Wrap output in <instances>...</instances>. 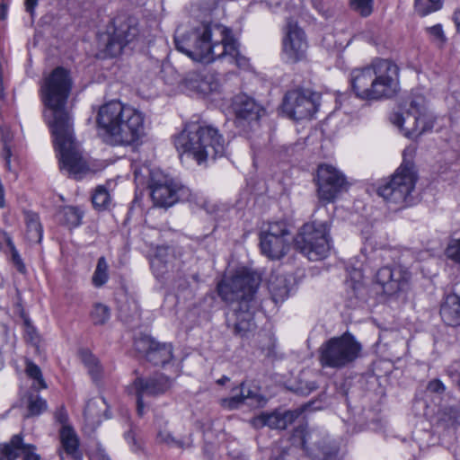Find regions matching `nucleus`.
<instances>
[{"mask_svg": "<svg viewBox=\"0 0 460 460\" xmlns=\"http://www.w3.org/2000/svg\"><path fill=\"white\" fill-rule=\"evenodd\" d=\"M409 150L403 152V162L388 181L377 188V194L388 204L403 206L409 202L415 188L417 175L413 164L406 159ZM412 153V150H410Z\"/></svg>", "mask_w": 460, "mask_h": 460, "instance_id": "nucleus-10", "label": "nucleus"}, {"mask_svg": "<svg viewBox=\"0 0 460 460\" xmlns=\"http://www.w3.org/2000/svg\"><path fill=\"white\" fill-rule=\"evenodd\" d=\"M282 44L284 56L288 62L296 63L305 58L308 48L305 34L292 20L288 21Z\"/></svg>", "mask_w": 460, "mask_h": 460, "instance_id": "nucleus-17", "label": "nucleus"}, {"mask_svg": "<svg viewBox=\"0 0 460 460\" xmlns=\"http://www.w3.org/2000/svg\"><path fill=\"white\" fill-rule=\"evenodd\" d=\"M107 410V403L104 398L90 400L84 411L85 421L92 427L98 426L102 421V415Z\"/></svg>", "mask_w": 460, "mask_h": 460, "instance_id": "nucleus-28", "label": "nucleus"}, {"mask_svg": "<svg viewBox=\"0 0 460 460\" xmlns=\"http://www.w3.org/2000/svg\"><path fill=\"white\" fill-rule=\"evenodd\" d=\"M155 443L157 445L175 447L179 449H187L192 447L190 436L188 438H177L169 429V421L161 416H157L155 420Z\"/></svg>", "mask_w": 460, "mask_h": 460, "instance_id": "nucleus-22", "label": "nucleus"}, {"mask_svg": "<svg viewBox=\"0 0 460 460\" xmlns=\"http://www.w3.org/2000/svg\"><path fill=\"white\" fill-rule=\"evenodd\" d=\"M39 0H25V10L31 15H34V11L36 6L38 5Z\"/></svg>", "mask_w": 460, "mask_h": 460, "instance_id": "nucleus-50", "label": "nucleus"}, {"mask_svg": "<svg viewBox=\"0 0 460 460\" xmlns=\"http://www.w3.org/2000/svg\"><path fill=\"white\" fill-rule=\"evenodd\" d=\"M317 388V385L315 384V382L314 381H309V382H306L305 385V387L300 385L299 387H297V392L302 394V395H307L309 394L311 392L314 391L315 389Z\"/></svg>", "mask_w": 460, "mask_h": 460, "instance_id": "nucleus-48", "label": "nucleus"}, {"mask_svg": "<svg viewBox=\"0 0 460 460\" xmlns=\"http://www.w3.org/2000/svg\"><path fill=\"white\" fill-rule=\"evenodd\" d=\"M454 22L458 31H460V8L456 10L453 15Z\"/></svg>", "mask_w": 460, "mask_h": 460, "instance_id": "nucleus-53", "label": "nucleus"}, {"mask_svg": "<svg viewBox=\"0 0 460 460\" xmlns=\"http://www.w3.org/2000/svg\"><path fill=\"white\" fill-rule=\"evenodd\" d=\"M333 456H334V455H332V454H328V455L326 456V459H327V460L332 459Z\"/></svg>", "mask_w": 460, "mask_h": 460, "instance_id": "nucleus-58", "label": "nucleus"}, {"mask_svg": "<svg viewBox=\"0 0 460 460\" xmlns=\"http://www.w3.org/2000/svg\"><path fill=\"white\" fill-rule=\"evenodd\" d=\"M148 187L154 204L161 208L174 205L179 199V191L181 190L180 183L161 171L151 172Z\"/></svg>", "mask_w": 460, "mask_h": 460, "instance_id": "nucleus-15", "label": "nucleus"}, {"mask_svg": "<svg viewBox=\"0 0 460 460\" xmlns=\"http://www.w3.org/2000/svg\"><path fill=\"white\" fill-rule=\"evenodd\" d=\"M166 252L167 248H159L157 254L151 261V267L153 268V270L155 271H158L161 274L163 273V270H161V269L165 267L161 256L166 253Z\"/></svg>", "mask_w": 460, "mask_h": 460, "instance_id": "nucleus-44", "label": "nucleus"}, {"mask_svg": "<svg viewBox=\"0 0 460 460\" xmlns=\"http://www.w3.org/2000/svg\"><path fill=\"white\" fill-rule=\"evenodd\" d=\"M179 151L191 156L198 164L215 160L226 153V143L216 128L199 121L186 124L174 139Z\"/></svg>", "mask_w": 460, "mask_h": 460, "instance_id": "nucleus-6", "label": "nucleus"}, {"mask_svg": "<svg viewBox=\"0 0 460 460\" xmlns=\"http://www.w3.org/2000/svg\"><path fill=\"white\" fill-rule=\"evenodd\" d=\"M92 201L94 207L98 208H105L110 202V194L108 190L99 186L93 195Z\"/></svg>", "mask_w": 460, "mask_h": 460, "instance_id": "nucleus-41", "label": "nucleus"}, {"mask_svg": "<svg viewBox=\"0 0 460 460\" xmlns=\"http://www.w3.org/2000/svg\"><path fill=\"white\" fill-rule=\"evenodd\" d=\"M349 7L362 17H367L373 13L374 0H349Z\"/></svg>", "mask_w": 460, "mask_h": 460, "instance_id": "nucleus-39", "label": "nucleus"}, {"mask_svg": "<svg viewBox=\"0 0 460 460\" xmlns=\"http://www.w3.org/2000/svg\"><path fill=\"white\" fill-rule=\"evenodd\" d=\"M101 460H111V459L107 456H102Z\"/></svg>", "mask_w": 460, "mask_h": 460, "instance_id": "nucleus-59", "label": "nucleus"}, {"mask_svg": "<svg viewBox=\"0 0 460 460\" xmlns=\"http://www.w3.org/2000/svg\"><path fill=\"white\" fill-rule=\"evenodd\" d=\"M23 318V329H24V340L26 342L30 343L33 346L36 350H39L40 344L41 341V337L38 332L35 326L31 323V320L22 315Z\"/></svg>", "mask_w": 460, "mask_h": 460, "instance_id": "nucleus-35", "label": "nucleus"}, {"mask_svg": "<svg viewBox=\"0 0 460 460\" xmlns=\"http://www.w3.org/2000/svg\"><path fill=\"white\" fill-rule=\"evenodd\" d=\"M270 460H296V457L287 450H278Z\"/></svg>", "mask_w": 460, "mask_h": 460, "instance_id": "nucleus-49", "label": "nucleus"}, {"mask_svg": "<svg viewBox=\"0 0 460 460\" xmlns=\"http://www.w3.org/2000/svg\"><path fill=\"white\" fill-rule=\"evenodd\" d=\"M72 460H81V458H79V459H72Z\"/></svg>", "mask_w": 460, "mask_h": 460, "instance_id": "nucleus-60", "label": "nucleus"}, {"mask_svg": "<svg viewBox=\"0 0 460 460\" xmlns=\"http://www.w3.org/2000/svg\"><path fill=\"white\" fill-rule=\"evenodd\" d=\"M7 245L9 246L10 250H11V254H12V260L14 263V265L17 267V270L20 271V272H23L24 270H25V266L22 261V258L20 257L17 250L15 249L14 247V244L10 238H7V241H5Z\"/></svg>", "mask_w": 460, "mask_h": 460, "instance_id": "nucleus-43", "label": "nucleus"}, {"mask_svg": "<svg viewBox=\"0 0 460 460\" xmlns=\"http://www.w3.org/2000/svg\"><path fill=\"white\" fill-rule=\"evenodd\" d=\"M7 238H10V236L4 231H2L0 229V243L3 242V241H7Z\"/></svg>", "mask_w": 460, "mask_h": 460, "instance_id": "nucleus-56", "label": "nucleus"}, {"mask_svg": "<svg viewBox=\"0 0 460 460\" xmlns=\"http://www.w3.org/2000/svg\"><path fill=\"white\" fill-rule=\"evenodd\" d=\"M108 270L109 266L106 259L104 257L99 258L96 269L92 278L93 284L95 287L100 288L107 282L109 279Z\"/></svg>", "mask_w": 460, "mask_h": 460, "instance_id": "nucleus-37", "label": "nucleus"}, {"mask_svg": "<svg viewBox=\"0 0 460 460\" xmlns=\"http://www.w3.org/2000/svg\"><path fill=\"white\" fill-rule=\"evenodd\" d=\"M316 185L320 201L331 203L347 190L348 182L345 175L336 167L323 164L317 169Z\"/></svg>", "mask_w": 460, "mask_h": 460, "instance_id": "nucleus-13", "label": "nucleus"}, {"mask_svg": "<svg viewBox=\"0 0 460 460\" xmlns=\"http://www.w3.org/2000/svg\"><path fill=\"white\" fill-rule=\"evenodd\" d=\"M315 94L307 89L287 92L282 102V111L294 120L310 119L317 111Z\"/></svg>", "mask_w": 460, "mask_h": 460, "instance_id": "nucleus-14", "label": "nucleus"}, {"mask_svg": "<svg viewBox=\"0 0 460 460\" xmlns=\"http://www.w3.org/2000/svg\"><path fill=\"white\" fill-rule=\"evenodd\" d=\"M355 95L364 101L394 97L401 90L398 66L389 59L376 58L370 65L350 72Z\"/></svg>", "mask_w": 460, "mask_h": 460, "instance_id": "nucleus-5", "label": "nucleus"}, {"mask_svg": "<svg viewBox=\"0 0 460 460\" xmlns=\"http://www.w3.org/2000/svg\"><path fill=\"white\" fill-rule=\"evenodd\" d=\"M427 31L432 40L439 46H442L446 42L447 38L440 24H436L428 28Z\"/></svg>", "mask_w": 460, "mask_h": 460, "instance_id": "nucleus-42", "label": "nucleus"}, {"mask_svg": "<svg viewBox=\"0 0 460 460\" xmlns=\"http://www.w3.org/2000/svg\"><path fill=\"white\" fill-rule=\"evenodd\" d=\"M71 87L69 72L58 66L45 78L41 92L46 106L44 118L54 137L60 169L80 179L88 167L75 142L71 118L66 109Z\"/></svg>", "mask_w": 460, "mask_h": 460, "instance_id": "nucleus-1", "label": "nucleus"}, {"mask_svg": "<svg viewBox=\"0 0 460 460\" xmlns=\"http://www.w3.org/2000/svg\"><path fill=\"white\" fill-rule=\"evenodd\" d=\"M110 308L101 303H96L91 312V318L95 325L104 324L110 319Z\"/></svg>", "mask_w": 460, "mask_h": 460, "instance_id": "nucleus-38", "label": "nucleus"}, {"mask_svg": "<svg viewBox=\"0 0 460 460\" xmlns=\"http://www.w3.org/2000/svg\"><path fill=\"white\" fill-rule=\"evenodd\" d=\"M440 316L448 326L460 325V296L456 294L447 295L441 304Z\"/></svg>", "mask_w": 460, "mask_h": 460, "instance_id": "nucleus-26", "label": "nucleus"}, {"mask_svg": "<svg viewBox=\"0 0 460 460\" xmlns=\"http://www.w3.org/2000/svg\"><path fill=\"white\" fill-rule=\"evenodd\" d=\"M390 121L404 137L411 139L430 130L434 125V118L429 112L427 100L420 93H412L407 102L405 111L392 113Z\"/></svg>", "mask_w": 460, "mask_h": 460, "instance_id": "nucleus-7", "label": "nucleus"}, {"mask_svg": "<svg viewBox=\"0 0 460 460\" xmlns=\"http://www.w3.org/2000/svg\"><path fill=\"white\" fill-rule=\"evenodd\" d=\"M311 435L306 433L302 438V445L305 448L307 444L311 443Z\"/></svg>", "mask_w": 460, "mask_h": 460, "instance_id": "nucleus-55", "label": "nucleus"}, {"mask_svg": "<svg viewBox=\"0 0 460 460\" xmlns=\"http://www.w3.org/2000/svg\"><path fill=\"white\" fill-rule=\"evenodd\" d=\"M259 285L260 279L245 270H237L231 278L217 284L218 296L231 306L227 324L240 337H246L256 328L254 313L258 303L255 294Z\"/></svg>", "mask_w": 460, "mask_h": 460, "instance_id": "nucleus-3", "label": "nucleus"}, {"mask_svg": "<svg viewBox=\"0 0 460 460\" xmlns=\"http://www.w3.org/2000/svg\"><path fill=\"white\" fill-rule=\"evenodd\" d=\"M442 0H415L414 7L420 16H426L442 8Z\"/></svg>", "mask_w": 460, "mask_h": 460, "instance_id": "nucleus-36", "label": "nucleus"}, {"mask_svg": "<svg viewBox=\"0 0 460 460\" xmlns=\"http://www.w3.org/2000/svg\"><path fill=\"white\" fill-rule=\"evenodd\" d=\"M234 111L235 123L243 128L256 125L265 113L264 109L261 105L246 95H240L234 99Z\"/></svg>", "mask_w": 460, "mask_h": 460, "instance_id": "nucleus-19", "label": "nucleus"}, {"mask_svg": "<svg viewBox=\"0 0 460 460\" xmlns=\"http://www.w3.org/2000/svg\"><path fill=\"white\" fill-rule=\"evenodd\" d=\"M59 221L69 228L81 225L84 212L77 207L66 206L58 212Z\"/></svg>", "mask_w": 460, "mask_h": 460, "instance_id": "nucleus-31", "label": "nucleus"}, {"mask_svg": "<svg viewBox=\"0 0 460 460\" xmlns=\"http://www.w3.org/2000/svg\"><path fill=\"white\" fill-rule=\"evenodd\" d=\"M25 372L27 376L33 380L32 388L36 391L47 388V384L43 378L39 366L31 360L26 361Z\"/></svg>", "mask_w": 460, "mask_h": 460, "instance_id": "nucleus-32", "label": "nucleus"}, {"mask_svg": "<svg viewBox=\"0 0 460 460\" xmlns=\"http://www.w3.org/2000/svg\"><path fill=\"white\" fill-rule=\"evenodd\" d=\"M137 394V412L138 414V416L142 417L144 415V402H143V398H144V395L140 394Z\"/></svg>", "mask_w": 460, "mask_h": 460, "instance_id": "nucleus-51", "label": "nucleus"}, {"mask_svg": "<svg viewBox=\"0 0 460 460\" xmlns=\"http://www.w3.org/2000/svg\"><path fill=\"white\" fill-rule=\"evenodd\" d=\"M82 360L93 381H98L102 376V367L99 364L98 358L89 351H82Z\"/></svg>", "mask_w": 460, "mask_h": 460, "instance_id": "nucleus-34", "label": "nucleus"}, {"mask_svg": "<svg viewBox=\"0 0 460 460\" xmlns=\"http://www.w3.org/2000/svg\"><path fill=\"white\" fill-rule=\"evenodd\" d=\"M362 344L349 332L332 337L319 349V361L323 367L341 369L352 365L362 353Z\"/></svg>", "mask_w": 460, "mask_h": 460, "instance_id": "nucleus-8", "label": "nucleus"}, {"mask_svg": "<svg viewBox=\"0 0 460 460\" xmlns=\"http://www.w3.org/2000/svg\"><path fill=\"white\" fill-rule=\"evenodd\" d=\"M301 411L299 410L280 412H262L251 420V424L255 429L269 427L270 429H285L291 424Z\"/></svg>", "mask_w": 460, "mask_h": 460, "instance_id": "nucleus-20", "label": "nucleus"}, {"mask_svg": "<svg viewBox=\"0 0 460 460\" xmlns=\"http://www.w3.org/2000/svg\"><path fill=\"white\" fill-rule=\"evenodd\" d=\"M113 31L109 35L105 51L111 57L120 55L123 49L140 36L138 20L134 16L118 15L113 19Z\"/></svg>", "mask_w": 460, "mask_h": 460, "instance_id": "nucleus-11", "label": "nucleus"}, {"mask_svg": "<svg viewBox=\"0 0 460 460\" xmlns=\"http://www.w3.org/2000/svg\"><path fill=\"white\" fill-rule=\"evenodd\" d=\"M55 420L60 423L63 426L68 425V415L64 406H60L57 411H55Z\"/></svg>", "mask_w": 460, "mask_h": 460, "instance_id": "nucleus-46", "label": "nucleus"}, {"mask_svg": "<svg viewBox=\"0 0 460 460\" xmlns=\"http://www.w3.org/2000/svg\"><path fill=\"white\" fill-rule=\"evenodd\" d=\"M134 347L143 354L146 360L155 366H164L172 358V346L170 343H160L149 336H141L135 340Z\"/></svg>", "mask_w": 460, "mask_h": 460, "instance_id": "nucleus-18", "label": "nucleus"}, {"mask_svg": "<svg viewBox=\"0 0 460 460\" xmlns=\"http://www.w3.org/2000/svg\"><path fill=\"white\" fill-rule=\"evenodd\" d=\"M411 274L402 265L380 268L376 274V283L384 294L394 296L409 288Z\"/></svg>", "mask_w": 460, "mask_h": 460, "instance_id": "nucleus-16", "label": "nucleus"}, {"mask_svg": "<svg viewBox=\"0 0 460 460\" xmlns=\"http://www.w3.org/2000/svg\"><path fill=\"white\" fill-rule=\"evenodd\" d=\"M35 451L36 447L33 445L24 443L22 452L23 460H40V456Z\"/></svg>", "mask_w": 460, "mask_h": 460, "instance_id": "nucleus-45", "label": "nucleus"}, {"mask_svg": "<svg viewBox=\"0 0 460 460\" xmlns=\"http://www.w3.org/2000/svg\"><path fill=\"white\" fill-rule=\"evenodd\" d=\"M96 120L105 140L111 145L129 146L146 135L145 113L119 101L102 105Z\"/></svg>", "mask_w": 460, "mask_h": 460, "instance_id": "nucleus-4", "label": "nucleus"}, {"mask_svg": "<svg viewBox=\"0 0 460 460\" xmlns=\"http://www.w3.org/2000/svg\"><path fill=\"white\" fill-rule=\"evenodd\" d=\"M268 288L272 300L276 304L282 303L289 296L290 278L285 274L273 271L269 277Z\"/></svg>", "mask_w": 460, "mask_h": 460, "instance_id": "nucleus-25", "label": "nucleus"}, {"mask_svg": "<svg viewBox=\"0 0 460 460\" xmlns=\"http://www.w3.org/2000/svg\"><path fill=\"white\" fill-rule=\"evenodd\" d=\"M4 152L5 165L8 170H11V155H12L11 150L9 147H4Z\"/></svg>", "mask_w": 460, "mask_h": 460, "instance_id": "nucleus-52", "label": "nucleus"}, {"mask_svg": "<svg viewBox=\"0 0 460 460\" xmlns=\"http://www.w3.org/2000/svg\"><path fill=\"white\" fill-rule=\"evenodd\" d=\"M172 386V381L163 374H155L148 378L137 377L133 382L136 394L144 396H157Z\"/></svg>", "mask_w": 460, "mask_h": 460, "instance_id": "nucleus-21", "label": "nucleus"}, {"mask_svg": "<svg viewBox=\"0 0 460 460\" xmlns=\"http://www.w3.org/2000/svg\"><path fill=\"white\" fill-rule=\"evenodd\" d=\"M187 87L202 94H208L216 91L217 83L213 80L212 75H202L200 74H189L185 79Z\"/></svg>", "mask_w": 460, "mask_h": 460, "instance_id": "nucleus-27", "label": "nucleus"}, {"mask_svg": "<svg viewBox=\"0 0 460 460\" xmlns=\"http://www.w3.org/2000/svg\"><path fill=\"white\" fill-rule=\"evenodd\" d=\"M266 403L263 396L250 389H245L244 383L240 385V393L228 398L221 399L220 404L227 410L238 409L243 404L261 407Z\"/></svg>", "mask_w": 460, "mask_h": 460, "instance_id": "nucleus-23", "label": "nucleus"}, {"mask_svg": "<svg viewBox=\"0 0 460 460\" xmlns=\"http://www.w3.org/2000/svg\"><path fill=\"white\" fill-rule=\"evenodd\" d=\"M26 239L31 243H40L42 239V226L39 216L32 212L25 213Z\"/></svg>", "mask_w": 460, "mask_h": 460, "instance_id": "nucleus-30", "label": "nucleus"}, {"mask_svg": "<svg viewBox=\"0 0 460 460\" xmlns=\"http://www.w3.org/2000/svg\"><path fill=\"white\" fill-rule=\"evenodd\" d=\"M329 221H312L305 224L294 238L296 250L310 261H320L327 256L331 249Z\"/></svg>", "mask_w": 460, "mask_h": 460, "instance_id": "nucleus-9", "label": "nucleus"}, {"mask_svg": "<svg viewBox=\"0 0 460 460\" xmlns=\"http://www.w3.org/2000/svg\"><path fill=\"white\" fill-rule=\"evenodd\" d=\"M228 381H229V378H228L227 376H224L223 377H221L220 379H218V380L217 381V383L218 385H225V384H226V382H228Z\"/></svg>", "mask_w": 460, "mask_h": 460, "instance_id": "nucleus-57", "label": "nucleus"}, {"mask_svg": "<svg viewBox=\"0 0 460 460\" xmlns=\"http://www.w3.org/2000/svg\"><path fill=\"white\" fill-rule=\"evenodd\" d=\"M290 235L288 226L284 221L270 223L260 236L261 252L271 260L280 259L289 249Z\"/></svg>", "mask_w": 460, "mask_h": 460, "instance_id": "nucleus-12", "label": "nucleus"}, {"mask_svg": "<svg viewBox=\"0 0 460 460\" xmlns=\"http://www.w3.org/2000/svg\"><path fill=\"white\" fill-rule=\"evenodd\" d=\"M428 390L432 393L441 394L445 391V385L438 379L431 380L427 386Z\"/></svg>", "mask_w": 460, "mask_h": 460, "instance_id": "nucleus-47", "label": "nucleus"}, {"mask_svg": "<svg viewBox=\"0 0 460 460\" xmlns=\"http://www.w3.org/2000/svg\"><path fill=\"white\" fill-rule=\"evenodd\" d=\"M59 437L62 445L60 452L62 460L82 458L78 437L70 425H65L60 429Z\"/></svg>", "mask_w": 460, "mask_h": 460, "instance_id": "nucleus-24", "label": "nucleus"}, {"mask_svg": "<svg viewBox=\"0 0 460 460\" xmlns=\"http://www.w3.org/2000/svg\"><path fill=\"white\" fill-rule=\"evenodd\" d=\"M23 446L22 436L13 435L9 442L0 444V460H16L22 455Z\"/></svg>", "mask_w": 460, "mask_h": 460, "instance_id": "nucleus-29", "label": "nucleus"}, {"mask_svg": "<svg viewBox=\"0 0 460 460\" xmlns=\"http://www.w3.org/2000/svg\"><path fill=\"white\" fill-rule=\"evenodd\" d=\"M7 15V7L4 4H2L0 6V19L4 20Z\"/></svg>", "mask_w": 460, "mask_h": 460, "instance_id": "nucleus-54", "label": "nucleus"}, {"mask_svg": "<svg viewBox=\"0 0 460 460\" xmlns=\"http://www.w3.org/2000/svg\"><path fill=\"white\" fill-rule=\"evenodd\" d=\"M48 408L46 400L39 394H28L27 395V410L26 417H34L41 414Z\"/></svg>", "mask_w": 460, "mask_h": 460, "instance_id": "nucleus-33", "label": "nucleus"}, {"mask_svg": "<svg viewBox=\"0 0 460 460\" xmlns=\"http://www.w3.org/2000/svg\"><path fill=\"white\" fill-rule=\"evenodd\" d=\"M174 43L177 50L196 62L209 64L217 58H228L240 68L249 65V60L240 54L232 31L222 25L203 23L187 31L178 29Z\"/></svg>", "mask_w": 460, "mask_h": 460, "instance_id": "nucleus-2", "label": "nucleus"}, {"mask_svg": "<svg viewBox=\"0 0 460 460\" xmlns=\"http://www.w3.org/2000/svg\"><path fill=\"white\" fill-rule=\"evenodd\" d=\"M445 254L448 260L460 266V238L452 239L448 243Z\"/></svg>", "mask_w": 460, "mask_h": 460, "instance_id": "nucleus-40", "label": "nucleus"}]
</instances>
